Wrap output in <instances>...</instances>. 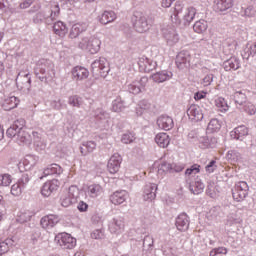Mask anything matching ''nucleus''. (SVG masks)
Listing matches in <instances>:
<instances>
[{
    "label": "nucleus",
    "instance_id": "f257e3e1",
    "mask_svg": "<svg viewBox=\"0 0 256 256\" xmlns=\"http://www.w3.org/2000/svg\"><path fill=\"white\" fill-rule=\"evenodd\" d=\"M34 73L42 83H51L55 79V64L49 59H40L36 63Z\"/></svg>",
    "mask_w": 256,
    "mask_h": 256
},
{
    "label": "nucleus",
    "instance_id": "f03ea898",
    "mask_svg": "<svg viewBox=\"0 0 256 256\" xmlns=\"http://www.w3.org/2000/svg\"><path fill=\"white\" fill-rule=\"evenodd\" d=\"M24 127L25 119L20 118L14 121V123L6 131L7 137H10V139L14 138L19 145H21V143H27L31 136L29 133H27V131H24Z\"/></svg>",
    "mask_w": 256,
    "mask_h": 256
},
{
    "label": "nucleus",
    "instance_id": "7ed1b4c3",
    "mask_svg": "<svg viewBox=\"0 0 256 256\" xmlns=\"http://www.w3.org/2000/svg\"><path fill=\"white\" fill-rule=\"evenodd\" d=\"M181 14L183 25L189 26L191 25V23H193L195 15H197V9H195L194 7H188L183 11V5L176 4L174 8L175 23H181Z\"/></svg>",
    "mask_w": 256,
    "mask_h": 256
},
{
    "label": "nucleus",
    "instance_id": "20e7f679",
    "mask_svg": "<svg viewBox=\"0 0 256 256\" xmlns=\"http://www.w3.org/2000/svg\"><path fill=\"white\" fill-rule=\"evenodd\" d=\"M78 47L83 51H88V53L95 55V53H99V50L101 49V40L95 35L84 36L78 43Z\"/></svg>",
    "mask_w": 256,
    "mask_h": 256
},
{
    "label": "nucleus",
    "instance_id": "39448f33",
    "mask_svg": "<svg viewBox=\"0 0 256 256\" xmlns=\"http://www.w3.org/2000/svg\"><path fill=\"white\" fill-rule=\"evenodd\" d=\"M133 27L137 33H147L151 29V24L147 15L143 12H135L133 18Z\"/></svg>",
    "mask_w": 256,
    "mask_h": 256
},
{
    "label": "nucleus",
    "instance_id": "423d86ee",
    "mask_svg": "<svg viewBox=\"0 0 256 256\" xmlns=\"http://www.w3.org/2000/svg\"><path fill=\"white\" fill-rule=\"evenodd\" d=\"M77 199H79V188L70 186L68 191L62 194L60 204L62 207H71V205L77 203Z\"/></svg>",
    "mask_w": 256,
    "mask_h": 256
},
{
    "label": "nucleus",
    "instance_id": "0eeeda50",
    "mask_svg": "<svg viewBox=\"0 0 256 256\" xmlns=\"http://www.w3.org/2000/svg\"><path fill=\"white\" fill-rule=\"evenodd\" d=\"M91 69L93 75H96V77H107V73H109V62L104 57L97 58L92 62Z\"/></svg>",
    "mask_w": 256,
    "mask_h": 256
},
{
    "label": "nucleus",
    "instance_id": "6e6552de",
    "mask_svg": "<svg viewBox=\"0 0 256 256\" xmlns=\"http://www.w3.org/2000/svg\"><path fill=\"white\" fill-rule=\"evenodd\" d=\"M249 195V185L245 181H240L235 184L232 189V197L234 201L237 203H241V201H245L247 196Z\"/></svg>",
    "mask_w": 256,
    "mask_h": 256
},
{
    "label": "nucleus",
    "instance_id": "1a4fd4ad",
    "mask_svg": "<svg viewBox=\"0 0 256 256\" xmlns=\"http://www.w3.org/2000/svg\"><path fill=\"white\" fill-rule=\"evenodd\" d=\"M55 241L62 249H73L77 245V240L65 232L56 235Z\"/></svg>",
    "mask_w": 256,
    "mask_h": 256
},
{
    "label": "nucleus",
    "instance_id": "9d476101",
    "mask_svg": "<svg viewBox=\"0 0 256 256\" xmlns=\"http://www.w3.org/2000/svg\"><path fill=\"white\" fill-rule=\"evenodd\" d=\"M147 83H149V78L142 77L139 80H134L127 85V89L129 93L133 95H139L142 91H145V87H147Z\"/></svg>",
    "mask_w": 256,
    "mask_h": 256
},
{
    "label": "nucleus",
    "instance_id": "9b49d317",
    "mask_svg": "<svg viewBox=\"0 0 256 256\" xmlns=\"http://www.w3.org/2000/svg\"><path fill=\"white\" fill-rule=\"evenodd\" d=\"M162 33L169 47H173V45H177V43H179V34H177V31L175 30V28L173 27L163 28Z\"/></svg>",
    "mask_w": 256,
    "mask_h": 256
},
{
    "label": "nucleus",
    "instance_id": "f8f14e48",
    "mask_svg": "<svg viewBox=\"0 0 256 256\" xmlns=\"http://www.w3.org/2000/svg\"><path fill=\"white\" fill-rule=\"evenodd\" d=\"M138 65L140 71H144V73H151L154 69H157V62L143 56L139 58Z\"/></svg>",
    "mask_w": 256,
    "mask_h": 256
},
{
    "label": "nucleus",
    "instance_id": "ddd939ff",
    "mask_svg": "<svg viewBox=\"0 0 256 256\" xmlns=\"http://www.w3.org/2000/svg\"><path fill=\"white\" fill-rule=\"evenodd\" d=\"M121 161H123V159L121 158V155H119V153H115L114 155H112L107 165L109 173L115 175V173H117L121 167Z\"/></svg>",
    "mask_w": 256,
    "mask_h": 256
},
{
    "label": "nucleus",
    "instance_id": "4468645a",
    "mask_svg": "<svg viewBox=\"0 0 256 256\" xmlns=\"http://www.w3.org/2000/svg\"><path fill=\"white\" fill-rule=\"evenodd\" d=\"M187 115L189 117V119H191V121H203V117H205V115L202 111H201V107H199L198 105H191L188 110H187Z\"/></svg>",
    "mask_w": 256,
    "mask_h": 256
},
{
    "label": "nucleus",
    "instance_id": "2eb2a0df",
    "mask_svg": "<svg viewBox=\"0 0 256 256\" xmlns=\"http://www.w3.org/2000/svg\"><path fill=\"white\" fill-rule=\"evenodd\" d=\"M157 125L159 129H163L164 131H171V129L175 127V122L171 116L161 115L157 119Z\"/></svg>",
    "mask_w": 256,
    "mask_h": 256
},
{
    "label": "nucleus",
    "instance_id": "dca6fc26",
    "mask_svg": "<svg viewBox=\"0 0 256 256\" xmlns=\"http://www.w3.org/2000/svg\"><path fill=\"white\" fill-rule=\"evenodd\" d=\"M155 197H157V184H146L143 191L144 201H154Z\"/></svg>",
    "mask_w": 256,
    "mask_h": 256
},
{
    "label": "nucleus",
    "instance_id": "f3484780",
    "mask_svg": "<svg viewBox=\"0 0 256 256\" xmlns=\"http://www.w3.org/2000/svg\"><path fill=\"white\" fill-rule=\"evenodd\" d=\"M128 198H129V194L127 193V191L120 190V191L114 192L110 196V201L111 203H113V205H123V203H125Z\"/></svg>",
    "mask_w": 256,
    "mask_h": 256
},
{
    "label": "nucleus",
    "instance_id": "a211bd4d",
    "mask_svg": "<svg viewBox=\"0 0 256 256\" xmlns=\"http://www.w3.org/2000/svg\"><path fill=\"white\" fill-rule=\"evenodd\" d=\"M89 77V70L85 67L76 66L72 69V79L74 81H85Z\"/></svg>",
    "mask_w": 256,
    "mask_h": 256
},
{
    "label": "nucleus",
    "instance_id": "6ab92c4d",
    "mask_svg": "<svg viewBox=\"0 0 256 256\" xmlns=\"http://www.w3.org/2000/svg\"><path fill=\"white\" fill-rule=\"evenodd\" d=\"M89 27V24L80 22L72 25L69 33L70 39H77L80 33H85Z\"/></svg>",
    "mask_w": 256,
    "mask_h": 256
},
{
    "label": "nucleus",
    "instance_id": "aec40b11",
    "mask_svg": "<svg viewBox=\"0 0 256 256\" xmlns=\"http://www.w3.org/2000/svg\"><path fill=\"white\" fill-rule=\"evenodd\" d=\"M57 189H59V181L54 179L44 183L41 193L43 197H50L51 193H53V191H57Z\"/></svg>",
    "mask_w": 256,
    "mask_h": 256
},
{
    "label": "nucleus",
    "instance_id": "412c9836",
    "mask_svg": "<svg viewBox=\"0 0 256 256\" xmlns=\"http://www.w3.org/2000/svg\"><path fill=\"white\" fill-rule=\"evenodd\" d=\"M57 223H59V216L53 214L44 216L40 221L43 229H53Z\"/></svg>",
    "mask_w": 256,
    "mask_h": 256
},
{
    "label": "nucleus",
    "instance_id": "4be33fe9",
    "mask_svg": "<svg viewBox=\"0 0 256 256\" xmlns=\"http://www.w3.org/2000/svg\"><path fill=\"white\" fill-rule=\"evenodd\" d=\"M233 7V0H214L213 9L216 13H223Z\"/></svg>",
    "mask_w": 256,
    "mask_h": 256
},
{
    "label": "nucleus",
    "instance_id": "5701e85b",
    "mask_svg": "<svg viewBox=\"0 0 256 256\" xmlns=\"http://www.w3.org/2000/svg\"><path fill=\"white\" fill-rule=\"evenodd\" d=\"M123 229H125V224L123 223V220H121V218H113L109 223L110 233L119 235V233H123Z\"/></svg>",
    "mask_w": 256,
    "mask_h": 256
},
{
    "label": "nucleus",
    "instance_id": "b1692460",
    "mask_svg": "<svg viewBox=\"0 0 256 256\" xmlns=\"http://www.w3.org/2000/svg\"><path fill=\"white\" fill-rule=\"evenodd\" d=\"M151 77L154 83H165V81H169V79H172L173 72L163 70L152 74Z\"/></svg>",
    "mask_w": 256,
    "mask_h": 256
},
{
    "label": "nucleus",
    "instance_id": "393cba45",
    "mask_svg": "<svg viewBox=\"0 0 256 256\" xmlns=\"http://www.w3.org/2000/svg\"><path fill=\"white\" fill-rule=\"evenodd\" d=\"M175 226L178 231H187L189 229V216L186 213L178 215Z\"/></svg>",
    "mask_w": 256,
    "mask_h": 256
},
{
    "label": "nucleus",
    "instance_id": "a878e982",
    "mask_svg": "<svg viewBox=\"0 0 256 256\" xmlns=\"http://www.w3.org/2000/svg\"><path fill=\"white\" fill-rule=\"evenodd\" d=\"M19 103H20L19 98L15 96H9L3 100L1 107L2 109H4V111H11L13 109H16Z\"/></svg>",
    "mask_w": 256,
    "mask_h": 256
},
{
    "label": "nucleus",
    "instance_id": "bb28decb",
    "mask_svg": "<svg viewBox=\"0 0 256 256\" xmlns=\"http://www.w3.org/2000/svg\"><path fill=\"white\" fill-rule=\"evenodd\" d=\"M189 185V190L193 195H199V193H203V189H205V184L201 181L200 178H196L194 182H190L189 179L186 180Z\"/></svg>",
    "mask_w": 256,
    "mask_h": 256
},
{
    "label": "nucleus",
    "instance_id": "cd10ccee",
    "mask_svg": "<svg viewBox=\"0 0 256 256\" xmlns=\"http://www.w3.org/2000/svg\"><path fill=\"white\" fill-rule=\"evenodd\" d=\"M247 135H249V130L245 126H238L234 131L230 132L232 139H236L237 141H243Z\"/></svg>",
    "mask_w": 256,
    "mask_h": 256
},
{
    "label": "nucleus",
    "instance_id": "c85d7f7f",
    "mask_svg": "<svg viewBox=\"0 0 256 256\" xmlns=\"http://www.w3.org/2000/svg\"><path fill=\"white\" fill-rule=\"evenodd\" d=\"M191 62V56L189 55V52H179L176 57V65L179 67V69H183L187 64Z\"/></svg>",
    "mask_w": 256,
    "mask_h": 256
},
{
    "label": "nucleus",
    "instance_id": "c756f323",
    "mask_svg": "<svg viewBox=\"0 0 256 256\" xmlns=\"http://www.w3.org/2000/svg\"><path fill=\"white\" fill-rule=\"evenodd\" d=\"M16 85L20 87V89H30L31 87V77L29 74L21 75L18 74L16 78Z\"/></svg>",
    "mask_w": 256,
    "mask_h": 256
},
{
    "label": "nucleus",
    "instance_id": "7c9ffc66",
    "mask_svg": "<svg viewBox=\"0 0 256 256\" xmlns=\"http://www.w3.org/2000/svg\"><path fill=\"white\" fill-rule=\"evenodd\" d=\"M117 19V14L113 11H104L100 16H98V21L102 25H108V23H113Z\"/></svg>",
    "mask_w": 256,
    "mask_h": 256
},
{
    "label": "nucleus",
    "instance_id": "2f4dec72",
    "mask_svg": "<svg viewBox=\"0 0 256 256\" xmlns=\"http://www.w3.org/2000/svg\"><path fill=\"white\" fill-rule=\"evenodd\" d=\"M96 149L97 143H95V141H85L80 146V153L81 155L86 157V155H89V153H93V151H95Z\"/></svg>",
    "mask_w": 256,
    "mask_h": 256
},
{
    "label": "nucleus",
    "instance_id": "473e14b6",
    "mask_svg": "<svg viewBox=\"0 0 256 256\" xmlns=\"http://www.w3.org/2000/svg\"><path fill=\"white\" fill-rule=\"evenodd\" d=\"M163 255L165 256H178L177 248L172 241L164 243L161 247Z\"/></svg>",
    "mask_w": 256,
    "mask_h": 256
},
{
    "label": "nucleus",
    "instance_id": "72a5a7b5",
    "mask_svg": "<svg viewBox=\"0 0 256 256\" xmlns=\"http://www.w3.org/2000/svg\"><path fill=\"white\" fill-rule=\"evenodd\" d=\"M155 143L162 147V149H165L169 147V144L171 143V138L168 136L167 133H158L155 136Z\"/></svg>",
    "mask_w": 256,
    "mask_h": 256
},
{
    "label": "nucleus",
    "instance_id": "f704fd0d",
    "mask_svg": "<svg viewBox=\"0 0 256 256\" xmlns=\"http://www.w3.org/2000/svg\"><path fill=\"white\" fill-rule=\"evenodd\" d=\"M103 193V187L99 184H91L87 187L86 195L88 197H91L92 199H95L96 197H99Z\"/></svg>",
    "mask_w": 256,
    "mask_h": 256
},
{
    "label": "nucleus",
    "instance_id": "c9c22d12",
    "mask_svg": "<svg viewBox=\"0 0 256 256\" xmlns=\"http://www.w3.org/2000/svg\"><path fill=\"white\" fill-rule=\"evenodd\" d=\"M239 67H241V63L236 57H232L224 62L225 71H231V69H233V71H237Z\"/></svg>",
    "mask_w": 256,
    "mask_h": 256
},
{
    "label": "nucleus",
    "instance_id": "e433bc0d",
    "mask_svg": "<svg viewBox=\"0 0 256 256\" xmlns=\"http://www.w3.org/2000/svg\"><path fill=\"white\" fill-rule=\"evenodd\" d=\"M53 29H54V33L59 37H65V35H67L69 31V29L67 28V25H65V23L61 21L54 23Z\"/></svg>",
    "mask_w": 256,
    "mask_h": 256
},
{
    "label": "nucleus",
    "instance_id": "4c0bfd02",
    "mask_svg": "<svg viewBox=\"0 0 256 256\" xmlns=\"http://www.w3.org/2000/svg\"><path fill=\"white\" fill-rule=\"evenodd\" d=\"M233 97L236 105H239L237 106L238 109H241L247 103V95L242 90L235 92Z\"/></svg>",
    "mask_w": 256,
    "mask_h": 256
},
{
    "label": "nucleus",
    "instance_id": "58836bf2",
    "mask_svg": "<svg viewBox=\"0 0 256 256\" xmlns=\"http://www.w3.org/2000/svg\"><path fill=\"white\" fill-rule=\"evenodd\" d=\"M63 173V168L58 164H51L46 169H44V175L47 177L48 175H61Z\"/></svg>",
    "mask_w": 256,
    "mask_h": 256
},
{
    "label": "nucleus",
    "instance_id": "ea45409f",
    "mask_svg": "<svg viewBox=\"0 0 256 256\" xmlns=\"http://www.w3.org/2000/svg\"><path fill=\"white\" fill-rule=\"evenodd\" d=\"M94 119H96V121H99L100 123H107L109 119V114L103 109L97 108L94 111Z\"/></svg>",
    "mask_w": 256,
    "mask_h": 256
},
{
    "label": "nucleus",
    "instance_id": "a19ab883",
    "mask_svg": "<svg viewBox=\"0 0 256 256\" xmlns=\"http://www.w3.org/2000/svg\"><path fill=\"white\" fill-rule=\"evenodd\" d=\"M208 27L209 24H207V21L205 19H200L194 23L193 30L195 33H205Z\"/></svg>",
    "mask_w": 256,
    "mask_h": 256
},
{
    "label": "nucleus",
    "instance_id": "79ce46f5",
    "mask_svg": "<svg viewBox=\"0 0 256 256\" xmlns=\"http://www.w3.org/2000/svg\"><path fill=\"white\" fill-rule=\"evenodd\" d=\"M125 109V101H123V98L121 96H117L115 100L112 102V111H115V113H119Z\"/></svg>",
    "mask_w": 256,
    "mask_h": 256
},
{
    "label": "nucleus",
    "instance_id": "37998d69",
    "mask_svg": "<svg viewBox=\"0 0 256 256\" xmlns=\"http://www.w3.org/2000/svg\"><path fill=\"white\" fill-rule=\"evenodd\" d=\"M59 13H60L59 5H54L52 7L50 16L45 18V23L47 25H51L53 23V21H55V19H57L59 17Z\"/></svg>",
    "mask_w": 256,
    "mask_h": 256
},
{
    "label": "nucleus",
    "instance_id": "c03bdc74",
    "mask_svg": "<svg viewBox=\"0 0 256 256\" xmlns=\"http://www.w3.org/2000/svg\"><path fill=\"white\" fill-rule=\"evenodd\" d=\"M220 129L221 121H219V119L217 118L211 119L210 122L208 123L207 131H209V133H217V131H219Z\"/></svg>",
    "mask_w": 256,
    "mask_h": 256
},
{
    "label": "nucleus",
    "instance_id": "a18cd8bd",
    "mask_svg": "<svg viewBox=\"0 0 256 256\" xmlns=\"http://www.w3.org/2000/svg\"><path fill=\"white\" fill-rule=\"evenodd\" d=\"M15 241L13 239L8 238L5 241L0 243V256L5 255L9 251V247H13Z\"/></svg>",
    "mask_w": 256,
    "mask_h": 256
},
{
    "label": "nucleus",
    "instance_id": "49530a36",
    "mask_svg": "<svg viewBox=\"0 0 256 256\" xmlns=\"http://www.w3.org/2000/svg\"><path fill=\"white\" fill-rule=\"evenodd\" d=\"M68 104H70L71 107H77V109H79V107L83 105V98L77 95L70 96L68 98Z\"/></svg>",
    "mask_w": 256,
    "mask_h": 256
},
{
    "label": "nucleus",
    "instance_id": "de8ad7c7",
    "mask_svg": "<svg viewBox=\"0 0 256 256\" xmlns=\"http://www.w3.org/2000/svg\"><path fill=\"white\" fill-rule=\"evenodd\" d=\"M216 107L221 111V113H226V111H229V105L227 104V101H225V98L219 97L215 101Z\"/></svg>",
    "mask_w": 256,
    "mask_h": 256
},
{
    "label": "nucleus",
    "instance_id": "09e8293b",
    "mask_svg": "<svg viewBox=\"0 0 256 256\" xmlns=\"http://www.w3.org/2000/svg\"><path fill=\"white\" fill-rule=\"evenodd\" d=\"M152 105L147 100H142L139 104V107L136 109V113L138 116L143 115V111H149Z\"/></svg>",
    "mask_w": 256,
    "mask_h": 256
},
{
    "label": "nucleus",
    "instance_id": "8fccbe9b",
    "mask_svg": "<svg viewBox=\"0 0 256 256\" xmlns=\"http://www.w3.org/2000/svg\"><path fill=\"white\" fill-rule=\"evenodd\" d=\"M31 217H33V212L25 210L23 212H20L17 221L18 223H27V221H31Z\"/></svg>",
    "mask_w": 256,
    "mask_h": 256
},
{
    "label": "nucleus",
    "instance_id": "3c124183",
    "mask_svg": "<svg viewBox=\"0 0 256 256\" xmlns=\"http://www.w3.org/2000/svg\"><path fill=\"white\" fill-rule=\"evenodd\" d=\"M38 162H39V157L34 155H28L24 160V165H26L28 169H31V167H35Z\"/></svg>",
    "mask_w": 256,
    "mask_h": 256
},
{
    "label": "nucleus",
    "instance_id": "603ef678",
    "mask_svg": "<svg viewBox=\"0 0 256 256\" xmlns=\"http://www.w3.org/2000/svg\"><path fill=\"white\" fill-rule=\"evenodd\" d=\"M158 173L165 175V173H172V163L162 162L158 167Z\"/></svg>",
    "mask_w": 256,
    "mask_h": 256
},
{
    "label": "nucleus",
    "instance_id": "864d4df0",
    "mask_svg": "<svg viewBox=\"0 0 256 256\" xmlns=\"http://www.w3.org/2000/svg\"><path fill=\"white\" fill-rule=\"evenodd\" d=\"M226 159L230 161V163H237V161L241 159V154L235 150H230L227 152Z\"/></svg>",
    "mask_w": 256,
    "mask_h": 256
},
{
    "label": "nucleus",
    "instance_id": "5fc2aeb1",
    "mask_svg": "<svg viewBox=\"0 0 256 256\" xmlns=\"http://www.w3.org/2000/svg\"><path fill=\"white\" fill-rule=\"evenodd\" d=\"M242 17H256V7L255 6H248L246 8H242Z\"/></svg>",
    "mask_w": 256,
    "mask_h": 256
},
{
    "label": "nucleus",
    "instance_id": "6e6d98bb",
    "mask_svg": "<svg viewBox=\"0 0 256 256\" xmlns=\"http://www.w3.org/2000/svg\"><path fill=\"white\" fill-rule=\"evenodd\" d=\"M201 171V165L194 164L190 168L186 169L185 175L186 177H191V175H197Z\"/></svg>",
    "mask_w": 256,
    "mask_h": 256
},
{
    "label": "nucleus",
    "instance_id": "4d7b16f0",
    "mask_svg": "<svg viewBox=\"0 0 256 256\" xmlns=\"http://www.w3.org/2000/svg\"><path fill=\"white\" fill-rule=\"evenodd\" d=\"M11 175L9 174H2L0 175V187H9L11 185Z\"/></svg>",
    "mask_w": 256,
    "mask_h": 256
},
{
    "label": "nucleus",
    "instance_id": "13d9d810",
    "mask_svg": "<svg viewBox=\"0 0 256 256\" xmlns=\"http://www.w3.org/2000/svg\"><path fill=\"white\" fill-rule=\"evenodd\" d=\"M225 47H227L230 54H233L237 49V42L233 38H228L225 42Z\"/></svg>",
    "mask_w": 256,
    "mask_h": 256
},
{
    "label": "nucleus",
    "instance_id": "bf43d9fd",
    "mask_svg": "<svg viewBox=\"0 0 256 256\" xmlns=\"http://www.w3.org/2000/svg\"><path fill=\"white\" fill-rule=\"evenodd\" d=\"M245 113H247V115H255L256 113V107L254 106L253 103L251 102H246L245 104L242 105Z\"/></svg>",
    "mask_w": 256,
    "mask_h": 256
},
{
    "label": "nucleus",
    "instance_id": "052dcab7",
    "mask_svg": "<svg viewBox=\"0 0 256 256\" xmlns=\"http://www.w3.org/2000/svg\"><path fill=\"white\" fill-rule=\"evenodd\" d=\"M23 187L17 182L16 184L12 185L11 187V194L14 195V197H19L21 193H23Z\"/></svg>",
    "mask_w": 256,
    "mask_h": 256
},
{
    "label": "nucleus",
    "instance_id": "680f3d73",
    "mask_svg": "<svg viewBox=\"0 0 256 256\" xmlns=\"http://www.w3.org/2000/svg\"><path fill=\"white\" fill-rule=\"evenodd\" d=\"M227 248L225 247H218L214 248L210 251V256H219V255H227Z\"/></svg>",
    "mask_w": 256,
    "mask_h": 256
},
{
    "label": "nucleus",
    "instance_id": "e2e57ef3",
    "mask_svg": "<svg viewBox=\"0 0 256 256\" xmlns=\"http://www.w3.org/2000/svg\"><path fill=\"white\" fill-rule=\"evenodd\" d=\"M121 141L125 145H129V143H133L135 141V135H133V133H126L122 136Z\"/></svg>",
    "mask_w": 256,
    "mask_h": 256
},
{
    "label": "nucleus",
    "instance_id": "0e129e2a",
    "mask_svg": "<svg viewBox=\"0 0 256 256\" xmlns=\"http://www.w3.org/2000/svg\"><path fill=\"white\" fill-rule=\"evenodd\" d=\"M217 169V161L211 160L206 166H205V171L206 173H214L215 170Z\"/></svg>",
    "mask_w": 256,
    "mask_h": 256
},
{
    "label": "nucleus",
    "instance_id": "69168bd1",
    "mask_svg": "<svg viewBox=\"0 0 256 256\" xmlns=\"http://www.w3.org/2000/svg\"><path fill=\"white\" fill-rule=\"evenodd\" d=\"M30 178H29V174H23L21 176V178L18 180V184L25 189V187H27V185L29 184Z\"/></svg>",
    "mask_w": 256,
    "mask_h": 256
},
{
    "label": "nucleus",
    "instance_id": "338daca9",
    "mask_svg": "<svg viewBox=\"0 0 256 256\" xmlns=\"http://www.w3.org/2000/svg\"><path fill=\"white\" fill-rule=\"evenodd\" d=\"M105 237V232L103 229H96L91 233L92 239H103Z\"/></svg>",
    "mask_w": 256,
    "mask_h": 256
},
{
    "label": "nucleus",
    "instance_id": "774afa93",
    "mask_svg": "<svg viewBox=\"0 0 256 256\" xmlns=\"http://www.w3.org/2000/svg\"><path fill=\"white\" fill-rule=\"evenodd\" d=\"M151 247H153V237L151 236H146L144 237L143 240V248L144 249H151Z\"/></svg>",
    "mask_w": 256,
    "mask_h": 256
}]
</instances>
